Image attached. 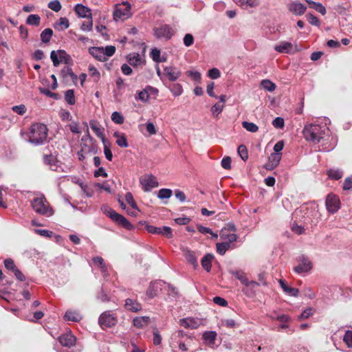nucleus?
<instances>
[{
    "label": "nucleus",
    "instance_id": "nucleus-51",
    "mask_svg": "<svg viewBox=\"0 0 352 352\" xmlns=\"http://www.w3.org/2000/svg\"><path fill=\"white\" fill-rule=\"evenodd\" d=\"M89 72L90 76L92 78H94V80L96 82H98L100 77V72L98 71V69L96 67H94V66H89Z\"/></svg>",
    "mask_w": 352,
    "mask_h": 352
},
{
    "label": "nucleus",
    "instance_id": "nucleus-64",
    "mask_svg": "<svg viewBox=\"0 0 352 352\" xmlns=\"http://www.w3.org/2000/svg\"><path fill=\"white\" fill-rule=\"evenodd\" d=\"M208 76L212 79H217L220 77V71L217 68H212L208 71Z\"/></svg>",
    "mask_w": 352,
    "mask_h": 352
},
{
    "label": "nucleus",
    "instance_id": "nucleus-26",
    "mask_svg": "<svg viewBox=\"0 0 352 352\" xmlns=\"http://www.w3.org/2000/svg\"><path fill=\"white\" fill-rule=\"evenodd\" d=\"M214 258V256L212 254H206L201 261V266L204 269H205L208 272L211 270L212 267V261Z\"/></svg>",
    "mask_w": 352,
    "mask_h": 352
},
{
    "label": "nucleus",
    "instance_id": "nucleus-6",
    "mask_svg": "<svg viewBox=\"0 0 352 352\" xmlns=\"http://www.w3.org/2000/svg\"><path fill=\"white\" fill-rule=\"evenodd\" d=\"M117 322V317L110 314L109 311L103 312L98 319V323L102 329L112 327L116 324Z\"/></svg>",
    "mask_w": 352,
    "mask_h": 352
},
{
    "label": "nucleus",
    "instance_id": "nucleus-47",
    "mask_svg": "<svg viewBox=\"0 0 352 352\" xmlns=\"http://www.w3.org/2000/svg\"><path fill=\"white\" fill-rule=\"evenodd\" d=\"M237 151H238V153L240 155L241 158L243 161H246L248 160V149L245 145H243V144L239 145L238 147Z\"/></svg>",
    "mask_w": 352,
    "mask_h": 352
},
{
    "label": "nucleus",
    "instance_id": "nucleus-34",
    "mask_svg": "<svg viewBox=\"0 0 352 352\" xmlns=\"http://www.w3.org/2000/svg\"><path fill=\"white\" fill-rule=\"evenodd\" d=\"M52 35L53 30L50 28H46L41 32V39L43 43H47L50 41Z\"/></svg>",
    "mask_w": 352,
    "mask_h": 352
},
{
    "label": "nucleus",
    "instance_id": "nucleus-18",
    "mask_svg": "<svg viewBox=\"0 0 352 352\" xmlns=\"http://www.w3.org/2000/svg\"><path fill=\"white\" fill-rule=\"evenodd\" d=\"M43 163L48 166L52 170H57L58 166L57 165L58 161L56 157L52 154H44L43 155Z\"/></svg>",
    "mask_w": 352,
    "mask_h": 352
},
{
    "label": "nucleus",
    "instance_id": "nucleus-35",
    "mask_svg": "<svg viewBox=\"0 0 352 352\" xmlns=\"http://www.w3.org/2000/svg\"><path fill=\"white\" fill-rule=\"evenodd\" d=\"M170 91L174 96H179L183 92V88L179 83H173L169 87Z\"/></svg>",
    "mask_w": 352,
    "mask_h": 352
},
{
    "label": "nucleus",
    "instance_id": "nucleus-57",
    "mask_svg": "<svg viewBox=\"0 0 352 352\" xmlns=\"http://www.w3.org/2000/svg\"><path fill=\"white\" fill-rule=\"evenodd\" d=\"M221 237V239L226 240V242H229V245H230V243H232L233 242H235L237 239V236L235 234H222Z\"/></svg>",
    "mask_w": 352,
    "mask_h": 352
},
{
    "label": "nucleus",
    "instance_id": "nucleus-48",
    "mask_svg": "<svg viewBox=\"0 0 352 352\" xmlns=\"http://www.w3.org/2000/svg\"><path fill=\"white\" fill-rule=\"evenodd\" d=\"M146 294L151 297L153 298L157 294V283H151L148 289H147Z\"/></svg>",
    "mask_w": 352,
    "mask_h": 352
},
{
    "label": "nucleus",
    "instance_id": "nucleus-1",
    "mask_svg": "<svg viewBox=\"0 0 352 352\" xmlns=\"http://www.w3.org/2000/svg\"><path fill=\"white\" fill-rule=\"evenodd\" d=\"M47 133L48 129L45 124L34 123L30 129L29 141L35 145L41 144L47 140Z\"/></svg>",
    "mask_w": 352,
    "mask_h": 352
},
{
    "label": "nucleus",
    "instance_id": "nucleus-45",
    "mask_svg": "<svg viewBox=\"0 0 352 352\" xmlns=\"http://www.w3.org/2000/svg\"><path fill=\"white\" fill-rule=\"evenodd\" d=\"M69 26V20L66 17H61L57 23L55 28H59L61 30H66Z\"/></svg>",
    "mask_w": 352,
    "mask_h": 352
},
{
    "label": "nucleus",
    "instance_id": "nucleus-32",
    "mask_svg": "<svg viewBox=\"0 0 352 352\" xmlns=\"http://www.w3.org/2000/svg\"><path fill=\"white\" fill-rule=\"evenodd\" d=\"M41 23V17L38 14H30L26 19V23L30 25L38 26Z\"/></svg>",
    "mask_w": 352,
    "mask_h": 352
},
{
    "label": "nucleus",
    "instance_id": "nucleus-52",
    "mask_svg": "<svg viewBox=\"0 0 352 352\" xmlns=\"http://www.w3.org/2000/svg\"><path fill=\"white\" fill-rule=\"evenodd\" d=\"M103 144H104V153L105 157L107 158V160L111 162V161H112V159H113V155H112L111 151L109 148V143L104 141V143H103Z\"/></svg>",
    "mask_w": 352,
    "mask_h": 352
},
{
    "label": "nucleus",
    "instance_id": "nucleus-15",
    "mask_svg": "<svg viewBox=\"0 0 352 352\" xmlns=\"http://www.w3.org/2000/svg\"><path fill=\"white\" fill-rule=\"evenodd\" d=\"M123 5L126 6L124 10L117 8L113 12V19L115 20L124 19L129 16L131 10L130 4L128 2H124Z\"/></svg>",
    "mask_w": 352,
    "mask_h": 352
},
{
    "label": "nucleus",
    "instance_id": "nucleus-12",
    "mask_svg": "<svg viewBox=\"0 0 352 352\" xmlns=\"http://www.w3.org/2000/svg\"><path fill=\"white\" fill-rule=\"evenodd\" d=\"M164 75L168 80L175 82L181 76L182 72L175 66H167L164 68Z\"/></svg>",
    "mask_w": 352,
    "mask_h": 352
},
{
    "label": "nucleus",
    "instance_id": "nucleus-55",
    "mask_svg": "<svg viewBox=\"0 0 352 352\" xmlns=\"http://www.w3.org/2000/svg\"><path fill=\"white\" fill-rule=\"evenodd\" d=\"M306 18L310 24H311L313 25H316V26H320V23L319 19L316 16L313 15L312 14H311V13L307 14L306 15Z\"/></svg>",
    "mask_w": 352,
    "mask_h": 352
},
{
    "label": "nucleus",
    "instance_id": "nucleus-61",
    "mask_svg": "<svg viewBox=\"0 0 352 352\" xmlns=\"http://www.w3.org/2000/svg\"><path fill=\"white\" fill-rule=\"evenodd\" d=\"M231 162L230 157H224L221 160V166L226 170H230L231 168Z\"/></svg>",
    "mask_w": 352,
    "mask_h": 352
},
{
    "label": "nucleus",
    "instance_id": "nucleus-58",
    "mask_svg": "<svg viewBox=\"0 0 352 352\" xmlns=\"http://www.w3.org/2000/svg\"><path fill=\"white\" fill-rule=\"evenodd\" d=\"M236 3L239 4L241 7L248 8L253 7L254 1L253 0H233Z\"/></svg>",
    "mask_w": 352,
    "mask_h": 352
},
{
    "label": "nucleus",
    "instance_id": "nucleus-4",
    "mask_svg": "<svg viewBox=\"0 0 352 352\" xmlns=\"http://www.w3.org/2000/svg\"><path fill=\"white\" fill-rule=\"evenodd\" d=\"M155 36L158 39L170 40L175 34L174 29L168 24H163L153 28Z\"/></svg>",
    "mask_w": 352,
    "mask_h": 352
},
{
    "label": "nucleus",
    "instance_id": "nucleus-59",
    "mask_svg": "<svg viewBox=\"0 0 352 352\" xmlns=\"http://www.w3.org/2000/svg\"><path fill=\"white\" fill-rule=\"evenodd\" d=\"M138 98L144 102H147L149 99V94L147 90L143 89L139 91Z\"/></svg>",
    "mask_w": 352,
    "mask_h": 352
},
{
    "label": "nucleus",
    "instance_id": "nucleus-2",
    "mask_svg": "<svg viewBox=\"0 0 352 352\" xmlns=\"http://www.w3.org/2000/svg\"><path fill=\"white\" fill-rule=\"evenodd\" d=\"M324 127L321 125L309 124L305 126L302 134L307 141L318 144L324 138Z\"/></svg>",
    "mask_w": 352,
    "mask_h": 352
},
{
    "label": "nucleus",
    "instance_id": "nucleus-33",
    "mask_svg": "<svg viewBox=\"0 0 352 352\" xmlns=\"http://www.w3.org/2000/svg\"><path fill=\"white\" fill-rule=\"evenodd\" d=\"M232 274L236 277V278L239 280L241 284L244 286L249 282L245 274L242 271L237 270L232 272Z\"/></svg>",
    "mask_w": 352,
    "mask_h": 352
},
{
    "label": "nucleus",
    "instance_id": "nucleus-50",
    "mask_svg": "<svg viewBox=\"0 0 352 352\" xmlns=\"http://www.w3.org/2000/svg\"><path fill=\"white\" fill-rule=\"evenodd\" d=\"M48 8L52 10L58 12L61 10V4L58 0H54L48 3Z\"/></svg>",
    "mask_w": 352,
    "mask_h": 352
},
{
    "label": "nucleus",
    "instance_id": "nucleus-53",
    "mask_svg": "<svg viewBox=\"0 0 352 352\" xmlns=\"http://www.w3.org/2000/svg\"><path fill=\"white\" fill-rule=\"evenodd\" d=\"M197 230L202 234H210L213 237L217 238L218 235L217 234H214L211 229L204 227L201 225L197 226Z\"/></svg>",
    "mask_w": 352,
    "mask_h": 352
},
{
    "label": "nucleus",
    "instance_id": "nucleus-5",
    "mask_svg": "<svg viewBox=\"0 0 352 352\" xmlns=\"http://www.w3.org/2000/svg\"><path fill=\"white\" fill-rule=\"evenodd\" d=\"M104 213L107 214L113 221L116 222L119 226L124 228L128 230L133 228V226L122 214H118L115 210L109 209L106 210Z\"/></svg>",
    "mask_w": 352,
    "mask_h": 352
},
{
    "label": "nucleus",
    "instance_id": "nucleus-46",
    "mask_svg": "<svg viewBox=\"0 0 352 352\" xmlns=\"http://www.w3.org/2000/svg\"><path fill=\"white\" fill-rule=\"evenodd\" d=\"M111 118L113 122L119 124H123L124 121L123 116L118 111H114L111 114Z\"/></svg>",
    "mask_w": 352,
    "mask_h": 352
},
{
    "label": "nucleus",
    "instance_id": "nucleus-63",
    "mask_svg": "<svg viewBox=\"0 0 352 352\" xmlns=\"http://www.w3.org/2000/svg\"><path fill=\"white\" fill-rule=\"evenodd\" d=\"M194 43V37L191 34H186L184 38V44L186 47L191 46Z\"/></svg>",
    "mask_w": 352,
    "mask_h": 352
},
{
    "label": "nucleus",
    "instance_id": "nucleus-20",
    "mask_svg": "<svg viewBox=\"0 0 352 352\" xmlns=\"http://www.w3.org/2000/svg\"><path fill=\"white\" fill-rule=\"evenodd\" d=\"M124 307L126 309L132 312H138L142 309V305L137 300L126 298Z\"/></svg>",
    "mask_w": 352,
    "mask_h": 352
},
{
    "label": "nucleus",
    "instance_id": "nucleus-42",
    "mask_svg": "<svg viewBox=\"0 0 352 352\" xmlns=\"http://www.w3.org/2000/svg\"><path fill=\"white\" fill-rule=\"evenodd\" d=\"M261 85L264 89L269 91H274L276 87L274 82L267 79L263 80Z\"/></svg>",
    "mask_w": 352,
    "mask_h": 352
},
{
    "label": "nucleus",
    "instance_id": "nucleus-9",
    "mask_svg": "<svg viewBox=\"0 0 352 352\" xmlns=\"http://www.w3.org/2000/svg\"><path fill=\"white\" fill-rule=\"evenodd\" d=\"M340 201L338 197L333 194H329L326 199V207L329 212L335 213L340 208Z\"/></svg>",
    "mask_w": 352,
    "mask_h": 352
},
{
    "label": "nucleus",
    "instance_id": "nucleus-27",
    "mask_svg": "<svg viewBox=\"0 0 352 352\" xmlns=\"http://www.w3.org/2000/svg\"><path fill=\"white\" fill-rule=\"evenodd\" d=\"M184 256L188 262L190 263L194 268H197L198 267L197 256L195 252L186 250L184 253Z\"/></svg>",
    "mask_w": 352,
    "mask_h": 352
},
{
    "label": "nucleus",
    "instance_id": "nucleus-13",
    "mask_svg": "<svg viewBox=\"0 0 352 352\" xmlns=\"http://www.w3.org/2000/svg\"><path fill=\"white\" fill-rule=\"evenodd\" d=\"M312 267L311 261L307 257L302 256L300 263L294 267V270L298 274L307 273L311 271Z\"/></svg>",
    "mask_w": 352,
    "mask_h": 352
},
{
    "label": "nucleus",
    "instance_id": "nucleus-60",
    "mask_svg": "<svg viewBox=\"0 0 352 352\" xmlns=\"http://www.w3.org/2000/svg\"><path fill=\"white\" fill-rule=\"evenodd\" d=\"M12 111L19 115H23L26 112V107L24 104L16 105L12 107Z\"/></svg>",
    "mask_w": 352,
    "mask_h": 352
},
{
    "label": "nucleus",
    "instance_id": "nucleus-3",
    "mask_svg": "<svg viewBox=\"0 0 352 352\" xmlns=\"http://www.w3.org/2000/svg\"><path fill=\"white\" fill-rule=\"evenodd\" d=\"M31 206L36 213L41 215L49 217L53 214V210L50 208L49 203L44 196L34 198Z\"/></svg>",
    "mask_w": 352,
    "mask_h": 352
},
{
    "label": "nucleus",
    "instance_id": "nucleus-17",
    "mask_svg": "<svg viewBox=\"0 0 352 352\" xmlns=\"http://www.w3.org/2000/svg\"><path fill=\"white\" fill-rule=\"evenodd\" d=\"M89 54L99 61L104 62L107 60L104 57V50L103 47H91L89 49Z\"/></svg>",
    "mask_w": 352,
    "mask_h": 352
},
{
    "label": "nucleus",
    "instance_id": "nucleus-7",
    "mask_svg": "<svg viewBox=\"0 0 352 352\" xmlns=\"http://www.w3.org/2000/svg\"><path fill=\"white\" fill-rule=\"evenodd\" d=\"M50 58L53 62V65L55 67L59 65L60 61L67 64L71 60V57L65 50H59L58 51H52L50 54Z\"/></svg>",
    "mask_w": 352,
    "mask_h": 352
},
{
    "label": "nucleus",
    "instance_id": "nucleus-14",
    "mask_svg": "<svg viewBox=\"0 0 352 352\" xmlns=\"http://www.w3.org/2000/svg\"><path fill=\"white\" fill-rule=\"evenodd\" d=\"M281 157V153H271L268 157V162L264 165V168L268 170H274L279 164Z\"/></svg>",
    "mask_w": 352,
    "mask_h": 352
},
{
    "label": "nucleus",
    "instance_id": "nucleus-24",
    "mask_svg": "<svg viewBox=\"0 0 352 352\" xmlns=\"http://www.w3.org/2000/svg\"><path fill=\"white\" fill-rule=\"evenodd\" d=\"M278 283L280 284V286L281 287V288L283 289V291L285 293L289 294L292 296H294V297H296L298 296V294H299L298 289L294 288V287H290L287 286L285 281L283 279H280L278 280Z\"/></svg>",
    "mask_w": 352,
    "mask_h": 352
},
{
    "label": "nucleus",
    "instance_id": "nucleus-10",
    "mask_svg": "<svg viewBox=\"0 0 352 352\" xmlns=\"http://www.w3.org/2000/svg\"><path fill=\"white\" fill-rule=\"evenodd\" d=\"M4 265L8 270L11 271L14 274L17 280L20 281L25 280V276L16 266L13 259L6 258L4 261Z\"/></svg>",
    "mask_w": 352,
    "mask_h": 352
},
{
    "label": "nucleus",
    "instance_id": "nucleus-23",
    "mask_svg": "<svg viewBox=\"0 0 352 352\" xmlns=\"http://www.w3.org/2000/svg\"><path fill=\"white\" fill-rule=\"evenodd\" d=\"M113 137L116 138V144L120 147L126 148L129 146L126 135L124 133L116 131L113 133Z\"/></svg>",
    "mask_w": 352,
    "mask_h": 352
},
{
    "label": "nucleus",
    "instance_id": "nucleus-16",
    "mask_svg": "<svg viewBox=\"0 0 352 352\" xmlns=\"http://www.w3.org/2000/svg\"><path fill=\"white\" fill-rule=\"evenodd\" d=\"M260 286L258 282L254 280L249 281L248 284L242 289L243 294L248 298H252L256 296L255 287Z\"/></svg>",
    "mask_w": 352,
    "mask_h": 352
},
{
    "label": "nucleus",
    "instance_id": "nucleus-19",
    "mask_svg": "<svg viewBox=\"0 0 352 352\" xmlns=\"http://www.w3.org/2000/svg\"><path fill=\"white\" fill-rule=\"evenodd\" d=\"M288 8L290 12L296 15H302L307 10V7L305 5L298 1L292 2L289 5Z\"/></svg>",
    "mask_w": 352,
    "mask_h": 352
},
{
    "label": "nucleus",
    "instance_id": "nucleus-30",
    "mask_svg": "<svg viewBox=\"0 0 352 352\" xmlns=\"http://www.w3.org/2000/svg\"><path fill=\"white\" fill-rule=\"evenodd\" d=\"M150 321L149 317L144 316L133 319V324L137 328H142L146 326Z\"/></svg>",
    "mask_w": 352,
    "mask_h": 352
},
{
    "label": "nucleus",
    "instance_id": "nucleus-28",
    "mask_svg": "<svg viewBox=\"0 0 352 352\" xmlns=\"http://www.w3.org/2000/svg\"><path fill=\"white\" fill-rule=\"evenodd\" d=\"M181 326L186 329H196L198 326L197 322L193 318H183L179 320Z\"/></svg>",
    "mask_w": 352,
    "mask_h": 352
},
{
    "label": "nucleus",
    "instance_id": "nucleus-43",
    "mask_svg": "<svg viewBox=\"0 0 352 352\" xmlns=\"http://www.w3.org/2000/svg\"><path fill=\"white\" fill-rule=\"evenodd\" d=\"M223 108H224L223 104H221V102H217L211 108V111H212V115L214 117L217 118L218 116L222 112Z\"/></svg>",
    "mask_w": 352,
    "mask_h": 352
},
{
    "label": "nucleus",
    "instance_id": "nucleus-62",
    "mask_svg": "<svg viewBox=\"0 0 352 352\" xmlns=\"http://www.w3.org/2000/svg\"><path fill=\"white\" fill-rule=\"evenodd\" d=\"M272 124L275 128L282 129L284 126L285 122L283 118L277 117L273 120Z\"/></svg>",
    "mask_w": 352,
    "mask_h": 352
},
{
    "label": "nucleus",
    "instance_id": "nucleus-37",
    "mask_svg": "<svg viewBox=\"0 0 352 352\" xmlns=\"http://www.w3.org/2000/svg\"><path fill=\"white\" fill-rule=\"evenodd\" d=\"M217 338L215 331H206L203 334V338L210 344H213Z\"/></svg>",
    "mask_w": 352,
    "mask_h": 352
},
{
    "label": "nucleus",
    "instance_id": "nucleus-56",
    "mask_svg": "<svg viewBox=\"0 0 352 352\" xmlns=\"http://www.w3.org/2000/svg\"><path fill=\"white\" fill-rule=\"evenodd\" d=\"M126 201L131 206L133 209H138V206L133 199V195L131 192H127L125 195Z\"/></svg>",
    "mask_w": 352,
    "mask_h": 352
},
{
    "label": "nucleus",
    "instance_id": "nucleus-49",
    "mask_svg": "<svg viewBox=\"0 0 352 352\" xmlns=\"http://www.w3.org/2000/svg\"><path fill=\"white\" fill-rule=\"evenodd\" d=\"M343 341L349 348H352V331H346Z\"/></svg>",
    "mask_w": 352,
    "mask_h": 352
},
{
    "label": "nucleus",
    "instance_id": "nucleus-31",
    "mask_svg": "<svg viewBox=\"0 0 352 352\" xmlns=\"http://www.w3.org/2000/svg\"><path fill=\"white\" fill-rule=\"evenodd\" d=\"M81 316L76 311H67L65 314V318L67 320L72 322H78L81 319Z\"/></svg>",
    "mask_w": 352,
    "mask_h": 352
},
{
    "label": "nucleus",
    "instance_id": "nucleus-11",
    "mask_svg": "<svg viewBox=\"0 0 352 352\" xmlns=\"http://www.w3.org/2000/svg\"><path fill=\"white\" fill-rule=\"evenodd\" d=\"M140 182L144 191H149L158 186L157 179L153 175L143 176L140 179Z\"/></svg>",
    "mask_w": 352,
    "mask_h": 352
},
{
    "label": "nucleus",
    "instance_id": "nucleus-29",
    "mask_svg": "<svg viewBox=\"0 0 352 352\" xmlns=\"http://www.w3.org/2000/svg\"><path fill=\"white\" fill-rule=\"evenodd\" d=\"M76 14L80 17H87V14L91 16V10L82 4H78L75 7Z\"/></svg>",
    "mask_w": 352,
    "mask_h": 352
},
{
    "label": "nucleus",
    "instance_id": "nucleus-54",
    "mask_svg": "<svg viewBox=\"0 0 352 352\" xmlns=\"http://www.w3.org/2000/svg\"><path fill=\"white\" fill-rule=\"evenodd\" d=\"M93 21L91 16L88 17L87 21H84L81 25V30L83 31H90L92 30Z\"/></svg>",
    "mask_w": 352,
    "mask_h": 352
},
{
    "label": "nucleus",
    "instance_id": "nucleus-38",
    "mask_svg": "<svg viewBox=\"0 0 352 352\" xmlns=\"http://www.w3.org/2000/svg\"><path fill=\"white\" fill-rule=\"evenodd\" d=\"M65 100L70 105L75 104L76 99L73 89H68L65 92Z\"/></svg>",
    "mask_w": 352,
    "mask_h": 352
},
{
    "label": "nucleus",
    "instance_id": "nucleus-39",
    "mask_svg": "<svg viewBox=\"0 0 352 352\" xmlns=\"http://www.w3.org/2000/svg\"><path fill=\"white\" fill-rule=\"evenodd\" d=\"M93 263L98 266L102 272H105L107 270V265L104 263V259L101 256H95L93 258Z\"/></svg>",
    "mask_w": 352,
    "mask_h": 352
},
{
    "label": "nucleus",
    "instance_id": "nucleus-41",
    "mask_svg": "<svg viewBox=\"0 0 352 352\" xmlns=\"http://www.w3.org/2000/svg\"><path fill=\"white\" fill-rule=\"evenodd\" d=\"M172 195V190L169 188H162L158 191L157 197L160 199H168Z\"/></svg>",
    "mask_w": 352,
    "mask_h": 352
},
{
    "label": "nucleus",
    "instance_id": "nucleus-36",
    "mask_svg": "<svg viewBox=\"0 0 352 352\" xmlns=\"http://www.w3.org/2000/svg\"><path fill=\"white\" fill-rule=\"evenodd\" d=\"M216 246L217 252L220 255H224L226 251L230 248V245H229V242L218 243H217Z\"/></svg>",
    "mask_w": 352,
    "mask_h": 352
},
{
    "label": "nucleus",
    "instance_id": "nucleus-8",
    "mask_svg": "<svg viewBox=\"0 0 352 352\" xmlns=\"http://www.w3.org/2000/svg\"><path fill=\"white\" fill-rule=\"evenodd\" d=\"M146 229L149 233L154 234H161L168 239L173 238L172 229L168 226L155 227L151 225H146Z\"/></svg>",
    "mask_w": 352,
    "mask_h": 352
},
{
    "label": "nucleus",
    "instance_id": "nucleus-21",
    "mask_svg": "<svg viewBox=\"0 0 352 352\" xmlns=\"http://www.w3.org/2000/svg\"><path fill=\"white\" fill-rule=\"evenodd\" d=\"M91 129L94 131L96 135L102 139L103 143H104L105 138L103 133L104 129L101 127L99 122L96 120H91L89 122Z\"/></svg>",
    "mask_w": 352,
    "mask_h": 352
},
{
    "label": "nucleus",
    "instance_id": "nucleus-22",
    "mask_svg": "<svg viewBox=\"0 0 352 352\" xmlns=\"http://www.w3.org/2000/svg\"><path fill=\"white\" fill-rule=\"evenodd\" d=\"M58 340L63 346L71 347L76 343V338L71 334H64L59 337Z\"/></svg>",
    "mask_w": 352,
    "mask_h": 352
},
{
    "label": "nucleus",
    "instance_id": "nucleus-25",
    "mask_svg": "<svg viewBox=\"0 0 352 352\" xmlns=\"http://www.w3.org/2000/svg\"><path fill=\"white\" fill-rule=\"evenodd\" d=\"M274 50L280 53L289 54L292 52L293 45L289 42H282L274 47Z\"/></svg>",
    "mask_w": 352,
    "mask_h": 352
},
{
    "label": "nucleus",
    "instance_id": "nucleus-44",
    "mask_svg": "<svg viewBox=\"0 0 352 352\" xmlns=\"http://www.w3.org/2000/svg\"><path fill=\"white\" fill-rule=\"evenodd\" d=\"M242 126L244 129L250 132L255 133L258 130V126L253 122L243 121L242 122Z\"/></svg>",
    "mask_w": 352,
    "mask_h": 352
},
{
    "label": "nucleus",
    "instance_id": "nucleus-40",
    "mask_svg": "<svg viewBox=\"0 0 352 352\" xmlns=\"http://www.w3.org/2000/svg\"><path fill=\"white\" fill-rule=\"evenodd\" d=\"M342 172L338 169H329L327 175L330 179L338 180L342 177Z\"/></svg>",
    "mask_w": 352,
    "mask_h": 352
}]
</instances>
